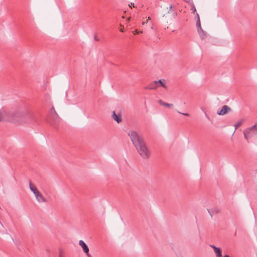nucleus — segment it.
Returning a JSON list of instances; mask_svg holds the SVG:
<instances>
[{"label": "nucleus", "instance_id": "f257e3e1", "mask_svg": "<svg viewBox=\"0 0 257 257\" xmlns=\"http://www.w3.org/2000/svg\"><path fill=\"white\" fill-rule=\"evenodd\" d=\"M127 134L139 155L144 159H148L150 155V152L144 139L134 131H129Z\"/></svg>", "mask_w": 257, "mask_h": 257}, {"label": "nucleus", "instance_id": "f03ea898", "mask_svg": "<svg viewBox=\"0 0 257 257\" xmlns=\"http://www.w3.org/2000/svg\"><path fill=\"white\" fill-rule=\"evenodd\" d=\"M6 116L7 119L4 121H10L14 123H28L34 118L33 114L16 111L10 112L6 111Z\"/></svg>", "mask_w": 257, "mask_h": 257}, {"label": "nucleus", "instance_id": "7ed1b4c3", "mask_svg": "<svg viewBox=\"0 0 257 257\" xmlns=\"http://www.w3.org/2000/svg\"><path fill=\"white\" fill-rule=\"evenodd\" d=\"M60 120V118L56 113L54 107H52L50 110L48 120L52 125H55L56 123L59 122Z\"/></svg>", "mask_w": 257, "mask_h": 257}, {"label": "nucleus", "instance_id": "20e7f679", "mask_svg": "<svg viewBox=\"0 0 257 257\" xmlns=\"http://www.w3.org/2000/svg\"><path fill=\"white\" fill-rule=\"evenodd\" d=\"M243 134L244 138L247 140L257 135V124H255L250 127L246 128L243 132Z\"/></svg>", "mask_w": 257, "mask_h": 257}, {"label": "nucleus", "instance_id": "39448f33", "mask_svg": "<svg viewBox=\"0 0 257 257\" xmlns=\"http://www.w3.org/2000/svg\"><path fill=\"white\" fill-rule=\"evenodd\" d=\"M161 86H162L165 88H167V86L165 83H164L162 80H159L151 82L148 86L145 87V89L154 90Z\"/></svg>", "mask_w": 257, "mask_h": 257}, {"label": "nucleus", "instance_id": "423d86ee", "mask_svg": "<svg viewBox=\"0 0 257 257\" xmlns=\"http://www.w3.org/2000/svg\"><path fill=\"white\" fill-rule=\"evenodd\" d=\"M79 244L81 246L83 251L86 254L88 257H91V255L89 253V248L86 244L82 240H79Z\"/></svg>", "mask_w": 257, "mask_h": 257}, {"label": "nucleus", "instance_id": "0eeeda50", "mask_svg": "<svg viewBox=\"0 0 257 257\" xmlns=\"http://www.w3.org/2000/svg\"><path fill=\"white\" fill-rule=\"evenodd\" d=\"M230 110V108L228 106L224 105L222 109L219 111L217 112V114L218 115H224Z\"/></svg>", "mask_w": 257, "mask_h": 257}, {"label": "nucleus", "instance_id": "6e6552de", "mask_svg": "<svg viewBox=\"0 0 257 257\" xmlns=\"http://www.w3.org/2000/svg\"><path fill=\"white\" fill-rule=\"evenodd\" d=\"M112 116L114 120H115L117 123L120 122L122 120L121 116L119 113L116 114L115 112L113 111Z\"/></svg>", "mask_w": 257, "mask_h": 257}, {"label": "nucleus", "instance_id": "1a4fd4ad", "mask_svg": "<svg viewBox=\"0 0 257 257\" xmlns=\"http://www.w3.org/2000/svg\"><path fill=\"white\" fill-rule=\"evenodd\" d=\"M35 195L37 201L39 202H46V200L45 199V198L43 196V195L40 193H39V192L38 193H37V194H35Z\"/></svg>", "mask_w": 257, "mask_h": 257}, {"label": "nucleus", "instance_id": "9d476101", "mask_svg": "<svg viewBox=\"0 0 257 257\" xmlns=\"http://www.w3.org/2000/svg\"><path fill=\"white\" fill-rule=\"evenodd\" d=\"M210 246L214 249L216 257H222L221 251L219 248L217 247L214 245H210Z\"/></svg>", "mask_w": 257, "mask_h": 257}, {"label": "nucleus", "instance_id": "9b49d317", "mask_svg": "<svg viewBox=\"0 0 257 257\" xmlns=\"http://www.w3.org/2000/svg\"><path fill=\"white\" fill-rule=\"evenodd\" d=\"M198 32L201 39H204L206 37V34L202 29L198 30Z\"/></svg>", "mask_w": 257, "mask_h": 257}, {"label": "nucleus", "instance_id": "f8f14e48", "mask_svg": "<svg viewBox=\"0 0 257 257\" xmlns=\"http://www.w3.org/2000/svg\"><path fill=\"white\" fill-rule=\"evenodd\" d=\"M5 119H7V117L6 116V111L4 110L0 111V121H4Z\"/></svg>", "mask_w": 257, "mask_h": 257}, {"label": "nucleus", "instance_id": "ddd939ff", "mask_svg": "<svg viewBox=\"0 0 257 257\" xmlns=\"http://www.w3.org/2000/svg\"><path fill=\"white\" fill-rule=\"evenodd\" d=\"M158 102H159V103H160V105L164 106H166V107H171L172 106H173V104H172L164 102L161 99H160L158 101Z\"/></svg>", "mask_w": 257, "mask_h": 257}, {"label": "nucleus", "instance_id": "4468645a", "mask_svg": "<svg viewBox=\"0 0 257 257\" xmlns=\"http://www.w3.org/2000/svg\"><path fill=\"white\" fill-rule=\"evenodd\" d=\"M29 187H30V189H31V190L34 193V194L35 195L37 193L39 192L37 189L35 187L33 186V185L32 184V183L31 182H30V183H29Z\"/></svg>", "mask_w": 257, "mask_h": 257}, {"label": "nucleus", "instance_id": "2eb2a0df", "mask_svg": "<svg viewBox=\"0 0 257 257\" xmlns=\"http://www.w3.org/2000/svg\"><path fill=\"white\" fill-rule=\"evenodd\" d=\"M196 26H197L198 30L202 29V28L201 27V23H200L199 15H198V20H197V22H196Z\"/></svg>", "mask_w": 257, "mask_h": 257}, {"label": "nucleus", "instance_id": "dca6fc26", "mask_svg": "<svg viewBox=\"0 0 257 257\" xmlns=\"http://www.w3.org/2000/svg\"><path fill=\"white\" fill-rule=\"evenodd\" d=\"M143 32L142 31H138L137 30H136L134 32H133V34L134 35H137V34H139L140 33H142Z\"/></svg>", "mask_w": 257, "mask_h": 257}, {"label": "nucleus", "instance_id": "f3484780", "mask_svg": "<svg viewBox=\"0 0 257 257\" xmlns=\"http://www.w3.org/2000/svg\"><path fill=\"white\" fill-rule=\"evenodd\" d=\"M191 10L192 11V12L194 14H195V12L196 11V8L194 5L191 7Z\"/></svg>", "mask_w": 257, "mask_h": 257}, {"label": "nucleus", "instance_id": "a211bd4d", "mask_svg": "<svg viewBox=\"0 0 257 257\" xmlns=\"http://www.w3.org/2000/svg\"><path fill=\"white\" fill-rule=\"evenodd\" d=\"M179 113L182 114L183 115H184L185 116H189V114L188 113H181L180 111H177Z\"/></svg>", "mask_w": 257, "mask_h": 257}, {"label": "nucleus", "instance_id": "6ab92c4d", "mask_svg": "<svg viewBox=\"0 0 257 257\" xmlns=\"http://www.w3.org/2000/svg\"><path fill=\"white\" fill-rule=\"evenodd\" d=\"M241 124V122H238L237 124H235L236 127H239Z\"/></svg>", "mask_w": 257, "mask_h": 257}, {"label": "nucleus", "instance_id": "aec40b11", "mask_svg": "<svg viewBox=\"0 0 257 257\" xmlns=\"http://www.w3.org/2000/svg\"><path fill=\"white\" fill-rule=\"evenodd\" d=\"M59 257H65L64 255L63 254V253L62 252H60L59 253Z\"/></svg>", "mask_w": 257, "mask_h": 257}, {"label": "nucleus", "instance_id": "412c9836", "mask_svg": "<svg viewBox=\"0 0 257 257\" xmlns=\"http://www.w3.org/2000/svg\"><path fill=\"white\" fill-rule=\"evenodd\" d=\"M94 40L96 41H98V38L96 36H94Z\"/></svg>", "mask_w": 257, "mask_h": 257}, {"label": "nucleus", "instance_id": "4be33fe9", "mask_svg": "<svg viewBox=\"0 0 257 257\" xmlns=\"http://www.w3.org/2000/svg\"><path fill=\"white\" fill-rule=\"evenodd\" d=\"M131 6H133V7H135V4H134V3H131V5H129L130 7H131Z\"/></svg>", "mask_w": 257, "mask_h": 257}, {"label": "nucleus", "instance_id": "5701e85b", "mask_svg": "<svg viewBox=\"0 0 257 257\" xmlns=\"http://www.w3.org/2000/svg\"><path fill=\"white\" fill-rule=\"evenodd\" d=\"M208 212H209V214H210V215H211V216H212V213L210 211V210H209V209H208Z\"/></svg>", "mask_w": 257, "mask_h": 257}, {"label": "nucleus", "instance_id": "b1692460", "mask_svg": "<svg viewBox=\"0 0 257 257\" xmlns=\"http://www.w3.org/2000/svg\"><path fill=\"white\" fill-rule=\"evenodd\" d=\"M151 19L150 17H148V19L147 20V21L148 22L149 20H151Z\"/></svg>", "mask_w": 257, "mask_h": 257}, {"label": "nucleus", "instance_id": "393cba45", "mask_svg": "<svg viewBox=\"0 0 257 257\" xmlns=\"http://www.w3.org/2000/svg\"><path fill=\"white\" fill-rule=\"evenodd\" d=\"M148 23V22L146 21V22H142V24H143V25H145L146 23Z\"/></svg>", "mask_w": 257, "mask_h": 257}, {"label": "nucleus", "instance_id": "a878e982", "mask_svg": "<svg viewBox=\"0 0 257 257\" xmlns=\"http://www.w3.org/2000/svg\"><path fill=\"white\" fill-rule=\"evenodd\" d=\"M198 15H199V14L198 13H196V18L198 19Z\"/></svg>", "mask_w": 257, "mask_h": 257}, {"label": "nucleus", "instance_id": "bb28decb", "mask_svg": "<svg viewBox=\"0 0 257 257\" xmlns=\"http://www.w3.org/2000/svg\"><path fill=\"white\" fill-rule=\"evenodd\" d=\"M223 257H229L228 255H225Z\"/></svg>", "mask_w": 257, "mask_h": 257}, {"label": "nucleus", "instance_id": "cd10ccee", "mask_svg": "<svg viewBox=\"0 0 257 257\" xmlns=\"http://www.w3.org/2000/svg\"><path fill=\"white\" fill-rule=\"evenodd\" d=\"M120 32H123V31L122 29H120Z\"/></svg>", "mask_w": 257, "mask_h": 257}]
</instances>
